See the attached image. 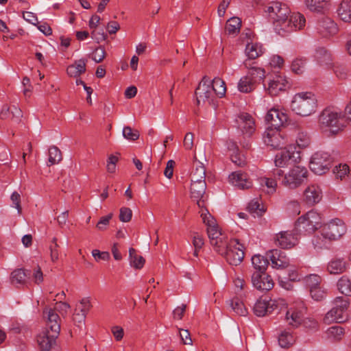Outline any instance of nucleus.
<instances>
[{
	"label": "nucleus",
	"instance_id": "59",
	"mask_svg": "<svg viewBox=\"0 0 351 351\" xmlns=\"http://www.w3.org/2000/svg\"><path fill=\"white\" fill-rule=\"evenodd\" d=\"M195 170L192 172L191 176H206V168L203 161L197 159L195 156Z\"/></svg>",
	"mask_w": 351,
	"mask_h": 351
},
{
	"label": "nucleus",
	"instance_id": "23",
	"mask_svg": "<svg viewBox=\"0 0 351 351\" xmlns=\"http://www.w3.org/2000/svg\"><path fill=\"white\" fill-rule=\"evenodd\" d=\"M239 128L243 134L248 136L252 134L255 130L254 121L251 115L247 113L242 114L239 117L238 119Z\"/></svg>",
	"mask_w": 351,
	"mask_h": 351
},
{
	"label": "nucleus",
	"instance_id": "4",
	"mask_svg": "<svg viewBox=\"0 0 351 351\" xmlns=\"http://www.w3.org/2000/svg\"><path fill=\"white\" fill-rule=\"evenodd\" d=\"M348 298L337 297L333 301V307L326 313L323 318V322L329 325L333 322L343 323L346 322L348 319Z\"/></svg>",
	"mask_w": 351,
	"mask_h": 351
},
{
	"label": "nucleus",
	"instance_id": "33",
	"mask_svg": "<svg viewBox=\"0 0 351 351\" xmlns=\"http://www.w3.org/2000/svg\"><path fill=\"white\" fill-rule=\"evenodd\" d=\"M252 263L256 270L255 272L263 273L267 269L269 261L265 256L256 254L252 257Z\"/></svg>",
	"mask_w": 351,
	"mask_h": 351
},
{
	"label": "nucleus",
	"instance_id": "36",
	"mask_svg": "<svg viewBox=\"0 0 351 351\" xmlns=\"http://www.w3.org/2000/svg\"><path fill=\"white\" fill-rule=\"evenodd\" d=\"M129 259L130 266L136 269H141L145 262L144 258L142 256L138 255L136 250L133 247L129 249Z\"/></svg>",
	"mask_w": 351,
	"mask_h": 351
},
{
	"label": "nucleus",
	"instance_id": "22",
	"mask_svg": "<svg viewBox=\"0 0 351 351\" xmlns=\"http://www.w3.org/2000/svg\"><path fill=\"white\" fill-rule=\"evenodd\" d=\"M230 182L240 189H249L252 186L247 175L241 171H235L229 176Z\"/></svg>",
	"mask_w": 351,
	"mask_h": 351
},
{
	"label": "nucleus",
	"instance_id": "51",
	"mask_svg": "<svg viewBox=\"0 0 351 351\" xmlns=\"http://www.w3.org/2000/svg\"><path fill=\"white\" fill-rule=\"evenodd\" d=\"M106 54V50L104 46L99 45L93 50L90 56L93 60L99 63L104 59Z\"/></svg>",
	"mask_w": 351,
	"mask_h": 351
},
{
	"label": "nucleus",
	"instance_id": "15",
	"mask_svg": "<svg viewBox=\"0 0 351 351\" xmlns=\"http://www.w3.org/2000/svg\"><path fill=\"white\" fill-rule=\"evenodd\" d=\"M264 143L273 149H282L285 141L279 129L267 128L263 134Z\"/></svg>",
	"mask_w": 351,
	"mask_h": 351
},
{
	"label": "nucleus",
	"instance_id": "25",
	"mask_svg": "<svg viewBox=\"0 0 351 351\" xmlns=\"http://www.w3.org/2000/svg\"><path fill=\"white\" fill-rule=\"evenodd\" d=\"M206 189V184L199 182L197 184H191V197L197 202V204L199 208H203L204 201L202 199Z\"/></svg>",
	"mask_w": 351,
	"mask_h": 351
},
{
	"label": "nucleus",
	"instance_id": "12",
	"mask_svg": "<svg viewBox=\"0 0 351 351\" xmlns=\"http://www.w3.org/2000/svg\"><path fill=\"white\" fill-rule=\"evenodd\" d=\"M265 88L268 94L273 97L285 91L289 88V84L285 76L276 75L269 78L267 87Z\"/></svg>",
	"mask_w": 351,
	"mask_h": 351
},
{
	"label": "nucleus",
	"instance_id": "50",
	"mask_svg": "<svg viewBox=\"0 0 351 351\" xmlns=\"http://www.w3.org/2000/svg\"><path fill=\"white\" fill-rule=\"evenodd\" d=\"M295 141L299 147L305 148L310 145L311 138L306 132H300L297 135Z\"/></svg>",
	"mask_w": 351,
	"mask_h": 351
},
{
	"label": "nucleus",
	"instance_id": "34",
	"mask_svg": "<svg viewBox=\"0 0 351 351\" xmlns=\"http://www.w3.org/2000/svg\"><path fill=\"white\" fill-rule=\"evenodd\" d=\"M309 220L304 215L299 217L295 222V231L300 232L311 233L315 230L313 226H311Z\"/></svg>",
	"mask_w": 351,
	"mask_h": 351
},
{
	"label": "nucleus",
	"instance_id": "60",
	"mask_svg": "<svg viewBox=\"0 0 351 351\" xmlns=\"http://www.w3.org/2000/svg\"><path fill=\"white\" fill-rule=\"evenodd\" d=\"M80 306H77L75 311H77V309L80 310V313L86 315L88 312L92 307V304L90 303V299L88 298H84L82 299L80 302Z\"/></svg>",
	"mask_w": 351,
	"mask_h": 351
},
{
	"label": "nucleus",
	"instance_id": "35",
	"mask_svg": "<svg viewBox=\"0 0 351 351\" xmlns=\"http://www.w3.org/2000/svg\"><path fill=\"white\" fill-rule=\"evenodd\" d=\"M315 58L320 65H328L332 61L331 54L324 47H319L316 49Z\"/></svg>",
	"mask_w": 351,
	"mask_h": 351
},
{
	"label": "nucleus",
	"instance_id": "41",
	"mask_svg": "<svg viewBox=\"0 0 351 351\" xmlns=\"http://www.w3.org/2000/svg\"><path fill=\"white\" fill-rule=\"evenodd\" d=\"M305 3L310 10L317 12H322L328 5V0H305Z\"/></svg>",
	"mask_w": 351,
	"mask_h": 351
},
{
	"label": "nucleus",
	"instance_id": "19",
	"mask_svg": "<svg viewBox=\"0 0 351 351\" xmlns=\"http://www.w3.org/2000/svg\"><path fill=\"white\" fill-rule=\"evenodd\" d=\"M58 335L49 330H45L37 337V342L41 351H51L56 345V339Z\"/></svg>",
	"mask_w": 351,
	"mask_h": 351
},
{
	"label": "nucleus",
	"instance_id": "3",
	"mask_svg": "<svg viewBox=\"0 0 351 351\" xmlns=\"http://www.w3.org/2000/svg\"><path fill=\"white\" fill-rule=\"evenodd\" d=\"M317 108V99L311 92L295 95L291 104V110L297 114L306 117L314 113Z\"/></svg>",
	"mask_w": 351,
	"mask_h": 351
},
{
	"label": "nucleus",
	"instance_id": "52",
	"mask_svg": "<svg viewBox=\"0 0 351 351\" xmlns=\"http://www.w3.org/2000/svg\"><path fill=\"white\" fill-rule=\"evenodd\" d=\"M306 65V59L296 58L291 64V70L296 74H302L304 73Z\"/></svg>",
	"mask_w": 351,
	"mask_h": 351
},
{
	"label": "nucleus",
	"instance_id": "18",
	"mask_svg": "<svg viewBox=\"0 0 351 351\" xmlns=\"http://www.w3.org/2000/svg\"><path fill=\"white\" fill-rule=\"evenodd\" d=\"M293 231H282L276 235V243L283 249L293 247L297 242V232Z\"/></svg>",
	"mask_w": 351,
	"mask_h": 351
},
{
	"label": "nucleus",
	"instance_id": "28",
	"mask_svg": "<svg viewBox=\"0 0 351 351\" xmlns=\"http://www.w3.org/2000/svg\"><path fill=\"white\" fill-rule=\"evenodd\" d=\"M87 60L80 59L76 60L74 64L69 65L66 69L67 74L71 77H77L86 72V65Z\"/></svg>",
	"mask_w": 351,
	"mask_h": 351
},
{
	"label": "nucleus",
	"instance_id": "21",
	"mask_svg": "<svg viewBox=\"0 0 351 351\" xmlns=\"http://www.w3.org/2000/svg\"><path fill=\"white\" fill-rule=\"evenodd\" d=\"M304 201L310 206L318 203L322 197V192L319 186L312 184L308 186L304 192Z\"/></svg>",
	"mask_w": 351,
	"mask_h": 351
},
{
	"label": "nucleus",
	"instance_id": "31",
	"mask_svg": "<svg viewBox=\"0 0 351 351\" xmlns=\"http://www.w3.org/2000/svg\"><path fill=\"white\" fill-rule=\"evenodd\" d=\"M273 304L265 300H258L254 306V313L256 316L263 317L273 311Z\"/></svg>",
	"mask_w": 351,
	"mask_h": 351
},
{
	"label": "nucleus",
	"instance_id": "2",
	"mask_svg": "<svg viewBox=\"0 0 351 351\" xmlns=\"http://www.w3.org/2000/svg\"><path fill=\"white\" fill-rule=\"evenodd\" d=\"M319 127L327 136L335 135L345 127L340 112L332 108H325L319 116Z\"/></svg>",
	"mask_w": 351,
	"mask_h": 351
},
{
	"label": "nucleus",
	"instance_id": "49",
	"mask_svg": "<svg viewBox=\"0 0 351 351\" xmlns=\"http://www.w3.org/2000/svg\"><path fill=\"white\" fill-rule=\"evenodd\" d=\"M306 285L311 290L313 288L318 287L320 286L321 277L316 274H311L304 278Z\"/></svg>",
	"mask_w": 351,
	"mask_h": 351
},
{
	"label": "nucleus",
	"instance_id": "38",
	"mask_svg": "<svg viewBox=\"0 0 351 351\" xmlns=\"http://www.w3.org/2000/svg\"><path fill=\"white\" fill-rule=\"evenodd\" d=\"M254 80L250 78V75L241 77L238 83V90L241 93H250L254 89Z\"/></svg>",
	"mask_w": 351,
	"mask_h": 351
},
{
	"label": "nucleus",
	"instance_id": "63",
	"mask_svg": "<svg viewBox=\"0 0 351 351\" xmlns=\"http://www.w3.org/2000/svg\"><path fill=\"white\" fill-rule=\"evenodd\" d=\"M113 214L109 213L108 215L101 217L96 225V228L101 231H104L106 229V227L109 225L110 219L112 218Z\"/></svg>",
	"mask_w": 351,
	"mask_h": 351
},
{
	"label": "nucleus",
	"instance_id": "57",
	"mask_svg": "<svg viewBox=\"0 0 351 351\" xmlns=\"http://www.w3.org/2000/svg\"><path fill=\"white\" fill-rule=\"evenodd\" d=\"M309 291L312 298L316 301H321L326 297V291L321 286L313 288Z\"/></svg>",
	"mask_w": 351,
	"mask_h": 351
},
{
	"label": "nucleus",
	"instance_id": "61",
	"mask_svg": "<svg viewBox=\"0 0 351 351\" xmlns=\"http://www.w3.org/2000/svg\"><path fill=\"white\" fill-rule=\"evenodd\" d=\"M132 211L130 208L122 207L119 210V220L122 222H129L132 219Z\"/></svg>",
	"mask_w": 351,
	"mask_h": 351
},
{
	"label": "nucleus",
	"instance_id": "56",
	"mask_svg": "<svg viewBox=\"0 0 351 351\" xmlns=\"http://www.w3.org/2000/svg\"><path fill=\"white\" fill-rule=\"evenodd\" d=\"M123 136L129 141H136L139 138V132L137 130H133L130 126H125L123 129Z\"/></svg>",
	"mask_w": 351,
	"mask_h": 351
},
{
	"label": "nucleus",
	"instance_id": "48",
	"mask_svg": "<svg viewBox=\"0 0 351 351\" xmlns=\"http://www.w3.org/2000/svg\"><path fill=\"white\" fill-rule=\"evenodd\" d=\"M306 217L309 220L311 226H313L317 230L321 224V217L318 213L312 210L306 213Z\"/></svg>",
	"mask_w": 351,
	"mask_h": 351
},
{
	"label": "nucleus",
	"instance_id": "14",
	"mask_svg": "<svg viewBox=\"0 0 351 351\" xmlns=\"http://www.w3.org/2000/svg\"><path fill=\"white\" fill-rule=\"evenodd\" d=\"M287 121V114L274 108L269 110L265 116V121L269 125L267 128L280 129Z\"/></svg>",
	"mask_w": 351,
	"mask_h": 351
},
{
	"label": "nucleus",
	"instance_id": "58",
	"mask_svg": "<svg viewBox=\"0 0 351 351\" xmlns=\"http://www.w3.org/2000/svg\"><path fill=\"white\" fill-rule=\"evenodd\" d=\"M350 171L349 167L346 164L336 166L333 169V173L337 178L343 179Z\"/></svg>",
	"mask_w": 351,
	"mask_h": 351
},
{
	"label": "nucleus",
	"instance_id": "16",
	"mask_svg": "<svg viewBox=\"0 0 351 351\" xmlns=\"http://www.w3.org/2000/svg\"><path fill=\"white\" fill-rule=\"evenodd\" d=\"M251 280L253 287L260 291H269L274 285L273 279L266 272H254Z\"/></svg>",
	"mask_w": 351,
	"mask_h": 351
},
{
	"label": "nucleus",
	"instance_id": "10",
	"mask_svg": "<svg viewBox=\"0 0 351 351\" xmlns=\"http://www.w3.org/2000/svg\"><path fill=\"white\" fill-rule=\"evenodd\" d=\"M306 313V308L301 302L287 310L285 319L289 326L298 328L302 324Z\"/></svg>",
	"mask_w": 351,
	"mask_h": 351
},
{
	"label": "nucleus",
	"instance_id": "7",
	"mask_svg": "<svg viewBox=\"0 0 351 351\" xmlns=\"http://www.w3.org/2000/svg\"><path fill=\"white\" fill-rule=\"evenodd\" d=\"M307 173L308 171L306 168L295 166L285 176L282 182L289 189H296L303 183Z\"/></svg>",
	"mask_w": 351,
	"mask_h": 351
},
{
	"label": "nucleus",
	"instance_id": "39",
	"mask_svg": "<svg viewBox=\"0 0 351 351\" xmlns=\"http://www.w3.org/2000/svg\"><path fill=\"white\" fill-rule=\"evenodd\" d=\"M232 310L238 315L245 316L247 314V310L243 302L239 298H234L228 301Z\"/></svg>",
	"mask_w": 351,
	"mask_h": 351
},
{
	"label": "nucleus",
	"instance_id": "46",
	"mask_svg": "<svg viewBox=\"0 0 351 351\" xmlns=\"http://www.w3.org/2000/svg\"><path fill=\"white\" fill-rule=\"evenodd\" d=\"M61 160V151L56 146H51L49 149V162L50 165L58 164Z\"/></svg>",
	"mask_w": 351,
	"mask_h": 351
},
{
	"label": "nucleus",
	"instance_id": "8",
	"mask_svg": "<svg viewBox=\"0 0 351 351\" xmlns=\"http://www.w3.org/2000/svg\"><path fill=\"white\" fill-rule=\"evenodd\" d=\"M244 247L240 244L239 240L235 239L231 241L230 247L223 255L229 264L232 265H239L244 258Z\"/></svg>",
	"mask_w": 351,
	"mask_h": 351
},
{
	"label": "nucleus",
	"instance_id": "42",
	"mask_svg": "<svg viewBox=\"0 0 351 351\" xmlns=\"http://www.w3.org/2000/svg\"><path fill=\"white\" fill-rule=\"evenodd\" d=\"M262 45H246L245 53L250 60H254L263 53Z\"/></svg>",
	"mask_w": 351,
	"mask_h": 351
},
{
	"label": "nucleus",
	"instance_id": "40",
	"mask_svg": "<svg viewBox=\"0 0 351 351\" xmlns=\"http://www.w3.org/2000/svg\"><path fill=\"white\" fill-rule=\"evenodd\" d=\"M337 289L346 296L351 295V280L346 276H343L337 282Z\"/></svg>",
	"mask_w": 351,
	"mask_h": 351
},
{
	"label": "nucleus",
	"instance_id": "26",
	"mask_svg": "<svg viewBox=\"0 0 351 351\" xmlns=\"http://www.w3.org/2000/svg\"><path fill=\"white\" fill-rule=\"evenodd\" d=\"M348 263L343 258L335 257L328 264L327 269L332 274H339L346 270Z\"/></svg>",
	"mask_w": 351,
	"mask_h": 351
},
{
	"label": "nucleus",
	"instance_id": "11",
	"mask_svg": "<svg viewBox=\"0 0 351 351\" xmlns=\"http://www.w3.org/2000/svg\"><path fill=\"white\" fill-rule=\"evenodd\" d=\"M316 29L322 38H328L338 32L337 25L330 18L322 16L318 19Z\"/></svg>",
	"mask_w": 351,
	"mask_h": 351
},
{
	"label": "nucleus",
	"instance_id": "1",
	"mask_svg": "<svg viewBox=\"0 0 351 351\" xmlns=\"http://www.w3.org/2000/svg\"><path fill=\"white\" fill-rule=\"evenodd\" d=\"M265 12L274 24L275 32L282 37L303 29L306 25L304 16L300 12H291L285 3L271 2L266 7Z\"/></svg>",
	"mask_w": 351,
	"mask_h": 351
},
{
	"label": "nucleus",
	"instance_id": "37",
	"mask_svg": "<svg viewBox=\"0 0 351 351\" xmlns=\"http://www.w3.org/2000/svg\"><path fill=\"white\" fill-rule=\"evenodd\" d=\"M213 94L221 98L225 95L226 87L225 82L219 77H215L210 85Z\"/></svg>",
	"mask_w": 351,
	"mask_h": 351
},
{
	"label": "nucleus",
	"instance_id": "44",
	"mask_svg": "<svg viewBox=\"0 0 351 351\" xmlns=\"http://www.w3.org/2000/svg\"><path fill=\"white\" fill-rule=\"evenodd\" d=\"M344 334V329L339 326L330 327L326 330L327 337L334 341H339Z\"/></svg>",
	"mask_w": 351,
	"mask_h": 351
},
{
	"label": "nucleus",
	"instance_id": "45",
	"mask_svg": "<svg viewBox=\"0 0 351 351\" xmlns=\"http://www.w3.org/2000/svg\"><path fill=\"white\" fill-rule=\"evenodd\" d=\"M294 342L295 339L292 334L287 331L282 332L278 337V343L282 348H289L292 346Z\"/></svg>",
	"mask_w": 351,
	"mask_h": 351
},
{
	"label": "nucleus",
	"instance_id": "13",
	"mask_svg": "<svg viewBox=\"0 0 351 351\" xmlns=\"http://www.w3.org/2000/svg\"><path fill=\"white\" fill-rule=\"evenodd\" d=\"M206 213H202L201 217L203 222L207 226V233L211 245H217V241L216 239L220 237L222 234L219 229L216 220L206 210Z\"/></svg>",
	"mask_w": 351,
	"mask_h": 351
},
{
	"label": "nucleus",
	"instance_id": "29",
	"mask_svg": "<svg viewBox=\"0 0 351 351\" xmlns=\"http://www.w3.org/2000/svg\"><path fill=\"white\" fill-rule=\"evenodd\" d=\"M27 276L24 269H16L10 274V283L16 287L24 285L26 283Z\"/></svg>",
	"mask_w": 351,
	"mask_h": 351
},
{
	"label": "nucleus",
	"instance_id": "62",
	"mask_svg": "<svg viewBox=\"0 0 351 351\" xmlns=\"http://www.w3.org/2000/svg\"><path fill=\"white\" fill-rule=\"evenodd\" d=\"M86 315L84 313H77L76 311L73 313V321L76 326L82 330L83 329V326L85 324V319Z\"/></svg>",
	"mask_w": 351,
	"mask_h": 351
},
{
	"label": "nucleus",
	"instance_id": "20",
	"mask_svg": "<svg viewBox=\"0 0 351 351\" xmlns=\"http://www.w3.org/2000/svg\"><path fill=\"white\" fill-rule=\"evenodd\" d=\"M269 254L273 267L285 269L289 265V259L282 250L278 249L271 250L269 252Z\"/></svg>",
	"mask_w": 351,
	"mask_h": 351
},
{
	"label": "nucleus",
	"instance_id": "5",
	"mask_svg": "<svg viewBox=\"0 0 351 351\" xmlns=\"http://www.w3.org/2000/svg\"><path fill=\"white\" fill-rule=\"evenodd\" d=\"M332 158L328 152L318 151L311 158L309 167L315 174L326 173L331 167Z\"/></svg>",
	"mask_w": 351,
	"mask_h": 351
},
{
	"label": "nucleus",
	"instance_id": "64",
	"mask_svg": "<svg viewBox=\"0 0 351 351\" xmlns=\"http://www.w3.org/2000/svg\"><path fill=\"white\" fill-rule=\"evenodd\" d=\"M247 75H250L252 80L255 77L263 79L265 77V70L258 67H252Z\"/></svg>",
	"mask_w": 351,
	"mask_h": 351
},
{
	"label": "nucleus",
	"instance_id": "24",
	"mask_svg": "<svg viewBox=\"0 0 351 351\" xmlns=\"http://www.w3.org/2000/svg\"><path fill=\"white\" fill-rule=\"evenodd\" d=\"M11 117V119L15 123H19L23 117L22 110L16 106L11 107L4 105L0 112V118L1 119H6Z\"/></svg>",
	"mask_w": 351,
	"mask_h": 351
},
{
	"label": "nucleus",
	"instance_id": "53",
	"mask_svg": "<svg viewBox=\"0 0 351 351\" xmlns=\"http://www.w3.org/2000/svg\"><path fill=\"white\" fill-rule=\"evenodd\" d=\"M57 242H58L57 238L53 237L51 240V243L50 244V245L49 247V250L50 251L51 261L53 263L56 262L59 258L58 248L60 246Z\"/></svg>",
	"mask_w": 351,
	"mask_h": 351
},
{
	"label": "nucleus",
	"instance_id": "9",
	"mask_svg": "<svg viewBox=\"0 0 351 351\" xmlns=\"http://www.w3.org/2000/svg\"><path fill=\"white\" fill-rule=\"evenodd\" d=\"M300 160V152L295 151L293 147L282 150L276 156L275 165L278 167H284L291 163H296Z\"/></svg>",
	"mask_w": 351,
	"mask_h": 351
},
{
	"label": "nucleus",
	"instance_id": "30",
	"mask_svg": "<svg viewBox=\"0 0 351 351\" xmlns=\"http://www.w3.org/2000/svg\"><path fill=\"white\" fill-rule=\"evenodd\" d=\"M241 19L237 16L229 19L226 23L225 30L227 34L236 36L241 27Z\"/></svg>",
	"mask_w": 351,
	"mask_h": 351
},
{
	"label": "nucleus",
	"instance_id": "32",
	"mask_svg": "<svg viewBox=\"0 0 351 351\" xmlns=\"http://www.w3.org/2000/svg\"><path fill=\"white\" fill-rule=\"evenodd\" d=\"M338 15L344 22H351V1L343 0L337 10Z\"/></svg>",
	"mask_w": 351,
	"mask_h": 351
},
{
	"label": "nucleus",
	"instance_id": "6",
	"mask_svg": "<svg viewBox=\"0 0 351 351\" xmlns=\"http://www.w3.org/2000/svg\"><path fill=\"white\" fill-rule=\"evenodd\" d=\"M346 232V227L343 221L339 219L331 220L325 224L322 229V236L329 241H336Z\"/></svg>",
	"mask_w": 351,
	"mask_h": 351
},
{
	"label": "nucleus",
	"instance_id": "17",
	"mask_svg": "<svg viewBox=\"0 0 351 351\" xmlns=\"http://www.w3.org/2000/svg\"><path fill=\"white\" fill-rule=\"evenodd\" d=\"M44 317L46 318V329L58 335L60 331V318L55 311L50 308H46L43 311Z\"/></svg>",
	"mask_w": 351,
	"mask_h": 351
},
{
	"label": "nucleus",
	"instance_id": "27",
	"mask_svg": "<svg viewBox=\"0 0 351 351\" xmlns=\"http://www.w3.org/2000/svg\"><path fill=\"white\" fill-rule=\"evenodd\" d=\"M195 94L197 97V104L199 105L200 101L206 102L212 100L213 93L210 86H205V84H199L195 90Z\"/></svg>",
	"mask_w": 351,
	"mask_h": 351
},
{
	"label": "nucleus",
	"instance_id": "43",
	"mask_svg": "<svg viewBox=\"0 0 351 351\" xmlns=\"http://www.w3.org/2000/svg\"><path fill=\"white\" fill-rule=\"evenodd\" d=\"M259 182L261 187H267L266 192L267 193H274L276 190L277 182L274 178L263 177L259 178Z\"/></svg>",
	"mask_w": 351,
	"mask_h": 351
},
{
	"label": "nucleus",
	"instance_id": "47",
	"mask_svg": "<svg viewBox=\"0 0 351 351\" xmlns=\"http://www.w3.org/2000/svg\"><path fill=\"white\" fill-rule=\"evenodd\" d=\"M217 241V245H212L215 248V251L220 254L221 255H223L227 250L230 247V244L228 243L227 240L225 237L222 235L220 237H218L216 239Z\"/></svg>",
	"mask_w": 351,
	"mask_h": 351
},
{
	"label": "nucleus",
	"instance_id": "54",
	"mask_svg": "<svg viewBox=\"0 0 351 351\" xmlns=\"http://www.w3.org/2000/svg\"><path fill=\"white\" fill-rule=\"evenodd\" d=\"M256 37L254 32L250 29H245L240 36L241 42L243 44H253Z\"/></svg>",
	"mask_w": 351,
	"mask_h": 351
},
{
	"label": "nucleus",
	"instance_id": "55",
	"mask_svg": "<svg viewBox=\"0 0 351 351\" xmlns=\"http://www.w3.org/2000/svg\"><path fill=\"white\" fill-rule=\"evenodd\" d=\"M247 209L250 213H255L258 216H262V215L265 212L263 206H261L258 202L255 199L252 200L249 203Z\"/></svg>",
	"mask_w": 351,
	"mask_h": 351
}]
</instances>
